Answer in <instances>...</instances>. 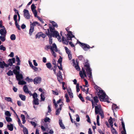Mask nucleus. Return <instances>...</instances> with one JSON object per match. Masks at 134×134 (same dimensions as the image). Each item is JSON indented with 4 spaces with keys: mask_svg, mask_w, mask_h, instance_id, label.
<instances>
[{
    "mask_svg": "<svg viewBox=\"0 0 134 134\" xmlns=\"http://www.w3.org/2000/svg\"><path fill=\"white\" fill-rule=\"evenodd\" d=\"M49 28L47 29V31H46L45 34L48 36L50 35V36L51 37L57 38L59 40V39H60L61 38L59 33L57 31L55 30L54 28L52 27L51 26V24H49Z\"/></svg>",
    "mask_w": 134,
    "mask_h": 134,
    "instance_id": "nucleus-1",
    "label": "nucleus"
},
{
    "mask_svg": "<svg viewBox=\"0 0 134 134\" xmlns=\"http://www.w3.org/2000/svg\"><path fill=\"white\" fill-rule=\"evenodd\" d=\"M94 88L97 91L99 90V91L97 93V94L100 101L108 102V99L106 98V94L104 91L102 90L97 85L94 87Z\"/></svg>",
    "mask_w": 134,
    "mask_h": 134,
    "instance_id": "nucleus-2",
    "label": "nucleus"
},
{
    "mask_svg": "<svg viewBox=\"0 0 134 134\" xmlns=\"http://www.w3.org/2000/svg\"><path fill=\"white\" fill-rule=\"evenodd\" d=\"M84 67H86V71L87 72V75L90 79L92 77V70L90 68V66L88 61L87 60L85 63L84 64Z\"/></svg>",
    "mask_w": 134,
    "mask_h": 134,
    "instance_id": "nucleus-3",
    "label": "nucleus"
},
{
    "mask_svg": "<svg viewBox=\"0 0 134 134\" xmlns=\"http://www.w3.org/2000/svg\"><path fill=\"white\" fill-rule=\"evenodd\" d=\"M54 49H54L55 52H57L58 49L57 46L55 43H54L52 44V46L49 45H46L45 47V49L47 51H48L49 49H51V51Z\"/></svg>",
    "mask_w": 134,
    "mask_h": 134,
    "instance_id": "nucleus-4",
    "label": "nucleus"
},
{
    "mask_svg": "<svg viewBox=\"0 0 134 134\" xmlns=\"http://www.w3.org/2000/svg\"><path fill=\"white\" fill-rule=\"evenodd\" d=\"M79 44H81L80 46L82 47L85 51H87L88 49L90 48H92L94 47V46H93L92 47H91L88 45L82 43L81 42H80Z\"/></svg>",
    "mask_w": 134,
    "mask_h": 134,
    "instance_id": "nucleus-5",
    "label": "nucleus"
},
{
    "mask_svg": "<svg viewBox=\"0 0 134 134\" xmlns=\"http://www.w3.org/2000/svg\"><path fill=\"white\" fill-rule=\"evenodd\" d=\"M24 16L27 19H28L30 18V16L29 15V11L27 9H24L23 10Z\"/></svg>",
    "mask_w": 134,
    "mask_h": 134,
    "instance_id": "nucleus-6",
    "label": "nucleus"
},
{
    "mask_svg": "<svg viewBox=\"0 0 134 134\" xmlns=\"http://www.w3.org/2000/svg\"><path fill=\"white\" fill-rule=\"evenodd\" d=\"M95 111L96 114L97 115L99 114L101 112L100 111L101 110V109L100 105H98V106H95Z\"/></svg>",
    "mask_w": 134,
    "mask_h": 134,
    "instance_id": "nucleus-7",
    "label": "nucleus"
},
{
    "mask_svg": "<svg viewBox=\"0 0 134 134\" xmlns=\"http://www.w3.org/2000/svg\"><path fill=\"white\" fill-rule=\"evenodd\" d=\"M69 28L68 27L65 29L68 32L67 34L68 38L71 39L72 37H75V36L72 34V32L71 31H69Z\"/></svg>",
    "mask_w": 134,
    "mask_h": 134,
    "instance_id": "nucleus-8",
    "label": "nucleus"
},
{
    "mask_svg": "<svg viewBox=\"0 0 134 134\" xmlns=\"http://www.w3.org/2000/svg\"><path fill=\"white\" fill-rule=\"evenodd\" d=\"M82 71H82H80L79 72V75L81 78H84V77L83 76V74L86 77H87V76L85 72V69H84L83 68H82Z\"/></svg>",
    "mask_w": 134,
    "mask_h": 134,
    "instance_id": "nucleus-9",
    "label": "nucleus"
},
{
    "mask_svg": "<svg viewBox=\"0 0 134 134\" xmlns=\"http://www.w3.org/2000/svg\"><path fill=\"white\" fill-rule=\"evenodd\" d=\"M41 81V79L39 77H36L34 80V82L35 84L40 83Z\"/></svg>",
    "mask_w": 134,
    "mask_h": 134,
    "instance_id": "nucleus-10",
    "label": "nucleus"
},
{
    "mask_svg": "<svg viewBox=\"0 0 134 134\" xmlns=\"http://www.w3.org/2000/svg\"><path fill=\"white\" fill-rule=\"evenodd\" d=\"M6 33L7 31L5 28L3 29H1L0 30V34L2 35L5 36Z\"/></svg>",
    "mask_w": 134,
    "mask_h": 134,
    "instance_id": "nucleus-11",
    "label": "nucleus"
},
{
    "mask_svg": "<svg viewBox=\"0 0 134 134\" xmlns=\"http://www.w3.org/2000/svg\"><path fill=\"white\" fill-rule=\"evenodd\" d=\"M4 67L6 68L8 67V65L5 63L4 61L0 62V68H4Z\"/></svg>",
    "mask_w": 134,
    "mask_h": 134,
    "instance_id": "nucleus-12",
    "label": "nucleus"
},
{
    "mask_svg": "<svg viewBox=\"0 0 134 134\" xmlns=\"http://www.w3.org/2000/svg\"><path fill=\"white\" fill-rule=\"evenodd\" d=\"M121 124L123 130L122 131L121 133L122 134H127L126 133V130L125 127V124L124 122L122 121L121 122Z\"/></svg>",
    "mask_w": 134,
    "mask_h": 134,
    "instance_id": "nucleus-13",
    "label": "nucleus"
},
{
    "mask_svg": "<svg viewBox=\"0 0 134 134\" xmlns=\"http://www.w3.org/2000/svg\"><path fill=\"white\" fill-rule=\"evenodd\" d=\"M30 27H34V26H36V25H37V26H40V24L38 22L36 21H34L33 23H32L31 22H30Z\"/></svg>",
    "mask_w": 134,
    "mask_h": 134,
    "instance_id": "nucleus-14",
    "label": "nucleus"
},
{
    "mask_svg": "<svg viewBox=\"0 0 134 134\" xmlns=\"http://www.w3.org/2000/svg\"><path fill=\"white\" fill-rule=\"evenodd\" d=\"M68 39L67 40H65V38L64 37V36H63L62 37V41L63 42L65 43V44H68V43L69 42L68 40H71V38H68Z\"/></svg>",
    "mask_w": 134,
    "mask_h": 134,
    "instance_id": "nucleus-15",
    "label": "nucleus"
},
{
    "mask_svg": "<svg viewBox=\"0 0 134 134\" xmlns=\"http://www.w3.org/2000/svg\"><path fill=\"white\" fill-rule=\"evenodd\" d=\"M16 78L18 81L20 80L23 78V76L21 74H19L16 76Z\"/></svg>",
    "mask_w": 134,
    "mask_h": 134,
    "instance_id": "nucleus-16",
    "label": "nucleus"
},
{
    "mask_svg": "<svg viewBox=\"0 0 134 134\" xmlns=\"http://www.w3.org/2000/svg\"><path fill=\"white\" fill-rule=\"evenodd\" d=\"M59 124L60 127L63 129H65V127L64 126V124L62 122V120L61 119L59 120Z\"/></svg>",
    "mask_w": 134,
    "mask_h": 134,
    "instance_id": "nucleus-17",
    "label": "nucleus"
},
{
    "mask_svg": "<svg viewBox=\"0 0 134 134\" xmlns=\"http://www.w3.org/2000/svg\"><path fill=\"white\" fill-rule=\"evenodd\" d=\"M118 107L116 104H113L112 105V109L113 110L114 114H115L114 110H116V109H118Z\"/></svg>",
    "mask_w": 134,
    "mask_h": 134,
    "instance_id": "nucleus-18",
    "label": "nucleus"
},
{
    "mask_svg": "<svg viewBox=\"0 0 134 134\" xmlns=\"http://www.w3.org/2000/svg\"><path fill=\"white\" fill-rule=\"evenodd\" d=\"M23 89L24 92L26 93H29L30 92V91L29 90L28 88L26 85L24 86Z\"/></svg>",
    "mask_w": 134,
    "mask_h": 134,
    "instance_id": "nucleus-19",
    "label": "nucleus"
},
{
    "mask_svg": "<svg viewBox=\"0 0 134 134\" xmlns=\"http://www.w3.org/2000/svg\"><path fill=\"white\" fill-rule=\"evenodd\" d=\"M46 66L48 69L52 70L53 69V68H52V66L50 63H48L46 64Z\"/></svg>",
    "mask_w": 134,
    "mask_h": 134,
    "instance_id": "nucleus-20",
    "label": "nucleus"
},
{
    "mask_svg": "<svg viewBox=\"0 0 134 134\" xmlns=\"http://www.w3.org/2000/svg\"><path fill=\"white\" fill-rule=\"evenodd\" d=\"M7 127L8 129L10 131H12L13 130V126L12 124H10V125H7Z\"/></svg>",
    "mask_w": 134,
    "mask_h": 134,
    "instance_id": "nucleus-21",
    "label": "nucleus"
},
{
    "mask_svg": "<svg viewBox=\"0 0 134 134\" xmlns=\"http://www.w3.org/2000/svg\"><path fill=\"white\" fill-rule=\"evenodd\" d=\"M33 104L35 105H38L39 104V99L38 98L34 99L33 100Z\"/></svg>",
    "mask_w": 134,
    "mask_h": 134,
    "instance_id": "nucleus-22",
    "label": "nucleus"
},
{
    "mask_svg": "<svg viewBox=\"0 0 134 134\" xmlns=\"http://www.w3.org/2000/svg\"><path fill=\"white\" fill-rule=\"evenodd\" d=\"M67 91L70 97L71 98H73V93L71 92V90L70 89H68L67 90Z\"/></svg>",
    "mask_w": 134,
    "mask_h": 134,
    "instance_id": "nucleus-23",
    "label": "nucleus"
},
{
    "mask_svg": "<svg viewBox=\"0 0 134 134\" xmlns=\"http://www.w3.org/2000/svg\"><path fill=\"white\" fill-rule=\"evenodd\" d=\"M15 58L16 61L18 62V63H17V65H20L21 61L19 57L18 56L16 55L15 57Z\"/></svg>",
    "mask_w": 134,
    "mask_h": 134,
    "instance_id": "nucleus-24",
    "label": "nucleus"
},
{
    "mask_svg": "<svg viewBox=\"0 0 134 134\" xmlns=\"http://www.w3.org/2000/svg\"><path fill=\"white\" fill-rule=\"evenodd\" d=\"M50 22L52 24L53 27L54 28L55 27H58V25L57 23L54 21H50Z\"/></svg>",
    "mask_w": 134,
    "mask_h": 134,
    "instance_id": "nucleus-25",
    "label": "nucleus"
},
{
    "mask_svg": "<svg viewBox=\"0 0 134 134\" xmlns=\"http://www.w3.org/2000/svg\"><path fill=\"white\" fill-rule=\"evenodd\" d=\"M21 118L23 121V123L24 124L26 122V120H25V116L23 114H21Z\"/></svg>",
    "mask_w": 134,
    "mask_h": 134,
    "instance_id": "nucleus-26",
    "label": "nucleus"
},
{
    "mask_svg": "<svg viewBox=\"0 0 134 134\" xmlns=\"http://www.w3.org/2000/svg\"><path fill=\"white\" fill-rule=\"evenodd\" d=\"M76 62L77 63V64H76L75 66V68L77 70V71H80V68L79 66L78 62H77L76 60Z\"/></svg>",
    "mask_w": 134,
    "mask_h": 134,
    "instance_id": "nucleus-27",
    "label": "nucleus"
},
{
    "mask_svg": "<svg viewBox=\"0 0 134 134\" xmlns=\"http://www.w3.org/2000/svg\"><path fill=\"white\" fill-rule=\"evenodd\" d=\"M19 97L21 100L23 101H25L26 99V97L25 96L21 94H19Z\"/></svg>",
    "mask_w": 134,
    "mask_h": 134,
    "instance_id": "nucleus-28",
    "label": "nucleus"
},
{
    "mask_svg": "<svg viewBox=\"0 0 134 134\" xmlns=\"http://www.w3.org/2000/svg\"><path fill=\"white\" fill-rule=\"evenodd\" d=\"M93 99L94 101V103H96V105H97V103L99 101L98 97L97 96L94 97H93Z\"/></svg>",
    "mask_w": 134,
    "mask_h": 134,
    "instance_id": "nucleus-29",
    "label": "nucleus"
},
{
    "mask_svg": "<svg viewBox=\"0 0 134 134\" xmlns=\"http://www.w3.org/2000/svg\"><path fill=\"white\" fill-rule=\"evenodd\" d=\"M34 27H30V29H29V34L30 36H31L32 34V33L34 31Z\"/></svg>",
    "mask_w": 134,
    "mask_h": 134,
    "instance_id": "nucleus-30",
    "label": "nucleus"
},
{
    "mask_svg": "<svg viewBox=\"0 0 134 134\" xmlns=\"http://www.w3.org/2000/svg\"><path fill=\"white\" fill-rule=\"evenodd\" d=\"M8 64H7V65H8V67L9 66H10L13 65V63L12 61V59H9L8 60Z\"/></svg>",
    "mask_w": 134,
    "mask_h": 134,
    "instance_id": "nucleus-31",
    "label": "nucleus"
},
{
    "mask_svg": "<svg viewBox=\"0 0 134 134\" xmlns=\"http://www.w3.org/2000/svg\"><path fill=\"white\" fill-rule=\"evenodd\" d=\"M18 83L19 85H23L26 84V82L23 80H20L19 81Z\"/></svg>",
    "mask_w": 134,
    "mask_h": 134,
    "instance_id": "nucleus-32",
    "label": "nucleus"
},
{
    "mask_svg": "<svg viewBox=\"0 0 134 134\" xmlns=\"http://www.w3.org/2000/svg\"><path fill=\"white\" fill-rule=\"evenodd\" d=\"M13 73L16 76L18 74H19L20 71L18 70H15V69H14L13 70Z\"/></svg>",
    "mask_w": 134,
    "mask_h": 134,
    "instance_id": "nucleus-33",
    "label": "nucleus"
},
{
    "mask_svg": "<svg viewBox=\"0 0 134 134\" xmlns=\"http://www.w3.org/2000/svg\"><path fill=\"white\" fill-rule=\"evenodd\" d=\"M7 74L9 76H12L13 75V71H12L11 70H9L8 72L7 73Z\"/></svg>",
    "mask_w": 134,
    "mask_h": 134,
    "instance_id": "nucleus-34",
    "label": "nucleus"
},
{
    "mask_svg": "<svg viewBox=\"0 0 134 134\" xmlns=\"http://www.w3.org/2000/svg\"><path fill=\"white\" fill-rule=\"evenodd\" d=\"M23 129V132L24 134H28L27 129L26 127L24 128Z\"/></svg>",
    "mask_w": 134,
    "mask_h": 134,
    "instance_id": "nucleus-35",
    "label": "nucleus"
},
{
    "mask_svg": "<svg viewBox=\"0 0 134 134\" xmlns=\"http://www.w3.org/2000/svg\"><path fill=\"white\" fill-rule=\"evenodd\" d=\"M65 97L66 98V101L68 103L70 102V100L69 99V97L68 96V94H65Z\"/></svg>",
    "mask_w": 134,
    "mask_h": 134,
    "instance_id": "nucleus-36",
    "label": "nucleus"
},
{
    "mask_svg": "<svg viewBox=\"0 0 134 134\" xmlns=\"http://www.w3.org/2000/svg\"><path fill=\"white\" fill-rule=\"evenodd\" d=\"M41 99V101H44L45 99V97L43 95L42 93L40 95Z\"/></svg>",
    "mask_w": 134,
    "mask_h": 134,
    "instance_id": "nucleus-37",
    "label": "nucleus"
},
{
    "mask_svg": "<svg viewBox=\"0 0 134 134\" xmlns=\"http://www.w3.org/2000/svg\"><path fill=\"white\" fill-rule=\"evenodd\" d=\"M79 59V60L82 61H83L84 60V58L82 55H80L78 57Z\"/></svg>",
    "mask_w": 134,
    "mask_h": 134,
    "instance_id": "nucleus-38",
    "label": "nucleus"
},
{
    "mask_svg": "<svg viewBox=\"0 0 134 134\" xmlns=\"http://www.w3.org/2000/svg\"><path fill=\"white\" fill-rule=\"evenodd\" d=\"M10 38L11 40H14L16 39V37L14 34H12L10 36Z\"/></svg>",
    "mask_w": 134,
    "mask_h": 134,
    "instance_id": "nucleus-39",
    "label": "nucleus"
},
{
    "mask_svg": "<svg viewBox=\"0 0 134 134\" xmlns=\"http://www.w3.org/2000/svg\"><path fill=\"white\" fill-rule=\"evenodd\" d=\"M50 36V35H49V36H48L49 38V43L50 44H51L52 43V37H51Z\"/></svg>",
    "mask_w": 134,
    "mask_h": 134,
    "instance_id": "nucleus-40",
    "label": "nucleus"
},
{
    "mask_svg": "<svg viewBox=\"0 0 134 134\" xmlns=\"http://www.w3.org/2000/svg\"><path fill=\"white\" fill-rule=\"evenodd\" d=\"M33 14H34V16L35 17H37L38 16H37V12L36 10H33V11H32Z\"/></svg>",
    "mask_w": 134,
    "mask_h": 134,
    "instance_id": "nucleus-41",
    "label": "nucleus"
},
{
    "mask_svg": "<svg viewBox=\"0 0 134 134\" xmlns=\"http://www.w3.org/2000/svg\"><path fill=\"white\" fill-rule=\"evenodd\" d=\"M5 100L8 102H12L11 98L10 97H5Z\"/></svg>",
    "mask_w": 134,
    "mask_h": 134,
    "instance_id": "nucleus-42",
    "label": "nucleus"
},
{
    "mask_svg": "<svg viewBox=\"0 0 134 134\" xmlns=\"http://www.w3.org/2000/svg\"><path fill=\"white\" fill-rule=\"evenodd\" d=\"M78 97L80 99L82 102H84L85 100L83 97L82 96L81 94H80L78 96Z\"/></svg>",
    "mask_w": 134,
    "mask_h": 134,
    "instance_id": "nucleus-43",
    "label": "nucleus"
},
{
    "mask_svg": "<svg viewBox=\"0 0 134 134\" xmlns=\"http://www.w3.org/2000/svg\"><path fill=\"white\" fill-rule=\"evenodd\" d=\"M5 119L8 122H11L12 121V119L9 117H6L5 118Z\"/></svg>",
    "mask_w": 134,
    "mask_h": 134,
    "instance_id": "nucleus-44",
    "label": "nucleus"
},
{
    "mask_svg": "<svg viewBox=\"0 0 134 134\" xmlns=\"http://www.w3.org/2000/svg\"><path fill=\"white\" fill-rule=\"evenodd\" d=\"M54 49H53L51 51L52 52V55L54 57H56V54L54 52V51H55Z\"/></svg>",
    "mask_w": 134,
    "mask_h": 134,
    "instance_id": "nucleus-45",
    "label": "nucleus"
},
{
    "mask_svg": "<svg viewBox=\"0 0 134 134\" xmlns=\"http://www.w3.org/2000/svg\"><path fill=\"white\" fill-rule=\"evenodd\" d=\"M5 36L1 35L0 36V39L1 40L2 42H4L5 40Z\"/></svg>",
    "mask_w": 134,
    "mask_h": 134,
    "instance_id": "nucleus-46",
    "label": "nucleus"
},
{
    "mask_svg": "<svg viewBox=\"0 0 134 134\" xmlns=\"http://www.w3.org/2000/svg\"><path fill=\"white\" fill-rule=\"evenodd\" d=\"M32 96L33 98L34 99H36V98H37V94L36 92H35L33 94Z\"/></svg>",
    "mask_w": 134,
    "mask_h": 134,
    "instance_id": "nucleus-47",
    "label": "nucleus"
},
{
    "mask_svg": "<svg viewBox=\"0 0 134 134\" xmlns=\"http://www.w3.org/2000/svg\"><path fill=\"white\" fill-rule=\"evenodd\" d=\"M111 131L113 134H118L117 132L114 128H113V129L111 130Z\"/></svg>",
    "mask_w": 134,
    "mask_h": 134,
    "instance_id": "nucleus-48",
    "label": "nucleus"
},
{
    "mask_svg": "<svg viewBox=\"0 0 134 134\" xmlns=\"http://www.w3.org/2000/svg\"><path fill=\"white\" fill-rule=\"evenodd\" d=\"M0 49L5 51L6 50V48L3 45H1L0 46Z\"/></svg>",
    "mask_w": 134,
    "mask_h": 134,
    "instance_id": "nucleus-49",
    "label": "nucleus"
},
{
    "mask_svg": "<svg viewBox=\"0 0 134 134\" xmlns=\"http://www.w3.org/2000/svg\"><path fill=\"white\" fill-rule=\"evenodd\" d=\"M41 37V33L40 32H38L36 35V38H40Z\"/></svg>",
    "mask_w": 134,
    "mask_h": 134,
    "instance_id": "nucleus-50",
    "label": "nucleus"
},
{
    "mask_svg": "<svg viewBox=\"0 0 134 134\" xmlns=\"http://www.w3.org/2000/svg\"><path fill=\"white\" fill-rule=\"evenodd\" d=\"M50 120V119L47 117H46L44 119V121L45 122H50L49 121Z\"/></svg>",
    "mask_w": 134,
    "mask_h": 134,
    "instance_id": "nucleus-51",
    "label": "nucleus"
},
{
    "mask_svg": "<svg viewBox=\"0 0 134 134\" xmlns=\"http://www.w3.org/2000/svg\"><path fill=\"white\" fill-rule=\"evenodd\" d=\"M31 8L32 10L33 11L34 10H36L35 9L36 8V7L34 4H32L31 5Z\"/></svg>",
    "mask_w": 134,
    "mask_h": 134,
    "instance_id": "nucleus-52",
    "label": "nucleus"
},
{
    "mask_svg": "<svg viewBox=\"0 0 134 134\" xmlns=\"http://www.w3.org/2000/svg\"><path fill=\"white\" fill-rule=\"evenodd\" d=\"M15 26H16V28H17L18 30H20V26L18 24V22H15Z\"/></svg>",
    "mask_w": 134,
    "mask_h": 134,
    "instance_id": "nucleus-53",
    "label": "nucleus"
},
{
    "mask_svg": "<svg viewBox=\"0 0 134 134\" xmlns=\"http://www.w3.org/2000/svg\"><path fill=\"white\" fill-rule=\"evenodd\" d=\"M5 115L7 116H10L11 115L9 111H7L5 113Z\"/></svg>",
    "mask_w": 134,
    "mask_h": 134,
    "instance_id": "nucleus-54",
    "label": "nucleus"
},
{
    "mask_svg": "<svg viewBox=\"0 0 134 134\" xmlns=\"http://www.w3.org/2000/svg\"><path fill=\"white\" fill-rule=\"evenodd\" d=\"M17 15L15 14L14 16L13 19L15 22H18L17 19Z\"/></svg>",
    "mask_w": 134,
    "mask_h": 134,
    "instance_id": "nucleus-55",
    "label": "nucleus"
},
{
    "mask_svg": "<svg viewBox=\"0 0 134 134\" xmlns=\"http://www.w3.org/2000/svg\"><path fill=\"white\" fill-rule=\"evenodd\" d=\"M86 117L87 119V121L88 122H89L90 123H91V121L89 116L88 115H87L86 116Z\"/></svg>",
    "mask_w": 134,
    "mask_h": 134,
    "instance_id": "nucleus-56",
    "label": "nucleus"
},
{
    "mask_svg": "<svg viewBox=\"0 0 134 134\" xmlns=\"http://www.w3.org/2000/svg\"><path fill=\"white\" fill-rule=\"evenodd\" d=\"M61 110H60V109H58L56 111V112H55V114L56 115H58L59 113H60V111Z\"/></svg>",
    "mask_w": 134,
    "mask_h": 134,
    "instance_id": "nucleus-57",
    "label": "nucleus"
},
{
    "mask_svg": "<svg viewBox=\"0 0 134 134\" xmlns=\"http://www.w3.org/2000/svg\"><path fill=\"white\" fill-rule=\"evenodd\" d=\"M114 119H113V120H114ZM112 120H113V119L111 117H110V119L108 120V122H109V124L112 123H113Z\"/></svg>",
    "mask_w": 134,
    "mask_h": 134,
    "instance_id": "nucleus-58",
    "label": "nucleus"
},
{
    "mask_svg": "<svg viewBox=\"0 0 134 134\" xmlns=\"http://www.w3.org/2000/svg\"><path fill=\"white\" fill-rule=\"evenodd\" d=\"M41 33V37H42L43 38H44L46 36V35L44 34L42 32H40Z\"/></svg>",
    "mask_w": 134,
    "mask_h": 134,
    "instance_id": "nucleus-59",
    "label": "nucleus"
},
{
    "mask_svg": "<svg viewBox=\"0 0 134 134\" xmlns=\"http://www.w3.org/2000/svg\"><path fill=\"white\" fill-rule=\"evenodd\" d=\"M84 81L85 82V85L84 86L85 87H88V86H87V85H88V82L87 81V80L86 79H84Z\"/></svg>",
    "mask_w": 134,
    "mask_h": 134,
    "instance_id": "nucleus-60",
    "label": "nucleus"
},
{
    "mask_svg": "<svg viewBox=\"0 0 134 134\" xmlns=\"http://www.w3.org/2000/svg\"><path fill=\"white\" fill-rule=\"evenodd\" d=\"M62 58L60 57L58 60V63L60 64H62Z\"/></svg>",
    "mask_w": 134,
    "mask_h": 134,
    "instance_id": "nucleus-61",
    "label": "nucleus"
},
{
    "mask_svg": "<svg viewBox=\"0 0 134 134\" xmlns=\"http://www.w3.org/2000/svg\"><path fill=\"white\" fill-rule=\"evenodd\" d=\"M32 68L33 69H34V70L35 71H37L38 70V69L35 66H33Z\"/></svg>",
    "mask_w": 134,
    "mask_h": 134,
    "instance_id": "nucleus-62",
    "label": "nucleus"
},
{
    "mask_svg": "<svg viewBox=\"0 0 134 134\" xmlns=\"http://www.w3.org/2000/svg\"><path fill=\"white\" fill-rule=\"evenodd\" d=\"M37 18H38V20H39L41 22V23H42L43 24V23H44V21L40 17H39L38 16H37Z\"/></svg>",
    "mask_w": 134,
    "mask_h": 134,
    "instance_id": "nucleus-63",
    "label": "nucleus"
},
{
    "mask_svg": "<svg viewBox=\"0 0 134 134\" xmlns=\"http://www.w3.org/2000/svg\"><path fill=\"white\" fill-rule=\"evenodd\" d=\"M53 93L55 95H58V93L57 92H56L53 90H52Z\"/></svg>",
    "mask_w": 134,
    "mask_h": 134,
    "instance_id": "nucleus-64",
    "label": "nucleus"
}]
</instances>
